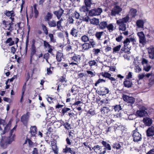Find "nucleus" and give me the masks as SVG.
I'll use <instances>...</instances> for the list:
<instances>
[{"instance_id": "obj_1", "label": "nucleus", "mask_w": 154, "mask_h": 154, "mask_svg": "<svg viewBox=\"0 0 154 154\" xmlns=\"http://www.w3.org/2000/svg\"><path fill=\"white\" fill-rule=\"evenodd\" d=\"M68 57L69 64L72 66L74 65H78L81 59L80 56L75 54L72 52V46L70 45H68Z\"/></svg>"}, {"instance_id": "obj_2", "label": "nucleus", "mask_w": 154, "mask_h": 154, "mask_svg": "<svg viewBox=\"0 0 154 154\" xmlns=\"http://www.w3.org/2000/svg\"><path fill=\"white\" fill-rule=\"evenodd\" d=\"M130 18L128 15L122 19H120L116 21V23L119 26V29L120 30L125 31L126 29V25L125 23H127L129 20Z\"/></svg>"}, {"instance_id": "obj_3", "label": "nucleus", "mask_w": 154, "mask_h": 154, "mask_svg": "<svg viewBox=\"0 0 154 154\" xmlns=\"http://www.w3.org/2000/svg\"><path fill=\"white\" fill-rule=\"evenodd\" d=\"M122 10V8L117 5V3H115L114 6L111 10V14L112 16H116L119 15Z\"/></svg>"}, {"instance_id": "obj_4", "label": "nucleus", "mask_w": 154, "mask_h": 154, "mask_svg": "<svg viewBox=\"0 0 154 154\" xmlns=\"http://www.w3.org/2000/svg\"><path fill=\"white\" fill-rule=\"evenodd\" d=\"M102 12V9L100 8L94 9L89 11V16H98L100 15Z\"/></svg>"}, {"instance_id": "obj_5", "label": "nucleus", "mask_w": 154, "mask_h": 154, "mask_svg": "<svg viewBox=\"0 0 154 154\" xmlns=\"http://www.w3.org/2000/svg\"><path fill=\"white\" fill-rule=\"evenodd\" d=\"M132 136L133 141L134 142L140 141L141 139V135L138 131L137 129H136L132 132Z\"/></svg>"}, {"instance_id": "obj_6", "label": "nucleus", "mask_w": 154, "mask_h": 154, "mask_svg": "<svg viewBox=\"0 0 154 154\" xmlns=\"http://www.w3.org/2000/svg\"><path fill=\"white\" fill-rule=\"evenodd\" d=\"M122 98L124 101L130 104L128 105H130L132 106V105L135 101V99L133 97L129 96L127 95H123Z\"/></svg>"}, {"instance_id": "obj_7", "label": "nucleus", "mask_w": 154, "mask_h": 154, "mask_svg": "<svg viewBox=\"0 0 154 154\" xmlns=\"http://www.w3.org/2000/svg\"><path fill=\"white\" fill-rule=\"evenodd\" d=\"M129 41V38H127L123 42L124 48H122L121 49L122 51L129 52V51H128V50H130V48L131 47V45L130 44V43Z\"/></svg>"}, {"instance_id": "obj_8", "label": "nucleus", "mask_w": 154, "mask_h": 154, "mask_svg": "<svg viewBox=\"0 0 154 154\" xmlns=\"http://www.w3.org/2000/svg\"><path fill=\"white\" fill-rule=\"evenodd\" d=\"M29 115V113L28 112L22 116L21 118V122L26 126L27 125Z\"/></svg>"}, {"instance_id": "obj_9", "label": "nucleus", "mask_w": 154, "mask_h": 154, "mask_svg": "<svg viewBox=\"0 0 154 154\" xmlns=\"http://www.w3.org/2000/svg\"><path fill=\"white\" fill-rule=\"evenodd\" d=\"M146 109L145 107H143L142 109L137 111L136 112V115L140 117L146 116L147 114V112L145 111Z\"/></svg>"}, {"instance_id": "obj_10", "label": "nucleus", "mask_w": 154, "mask_h": 154, "mask_svg": "<svg viewBox=\"0 0 154 154\" xmlns=\"http://www.w3.org/2000/svg\"><path fill=\"white\" fill-rule=\"evenodd\" d=\"M7 138L6 137H2L0 139V146L3 148L5 149L7 147L8 144L7 141Z\"/></svg>"}, {"instance_id": "obj_11", "label": "nucleus", "mask_w": 154, "mask_h": 154, "mask_svg": "<svg viewBox=\"0 0 154 154\" xmlns=\"http://www.w3.org/2000/svg\"><path fill=\"white\" fill-rule=\"evenodd\" d=\"M137 35L139 38V42L140 43L144 44L146 42V39L143 32H140L137 33Z\"/></svg>"}, {"instance_id": "obj_12", "label": "nucleus", "mask_w": 154, "mask_h": 154, "mask_svg": "<svg viewBox=\"0 0 154 154\" xmlns=\"http://www.w3.org/2000/svg\"><path fill=\"white\" fill-rule=\"evenodd\" d=\"M133 64L134 66V70L136 72H139L142 69L140 67V64L138 61L137 60H134L133 62Z\"/></svg>"}, {"instance_id": "obj_13", "label": "nucleus", "mask_w": 154, "mask_h": 154, "mask_svg": "<svg viewBox=\"0 0 154 154\" xmlns=\"http://www.w3.org/2000/svg\"><path fill=\"white\" fill-rule=\"evenodd\" d=\"M143 122L145 125L146 126H150L152 123V120L151 119L148 117L143 118Z\"/></svg>"}, {"instance_id": "obj_14", "label": "nucleus", "mask_w": 154, "mask_h": 154, "mask_svg": "<svg viewBox=\"0 0 154 154\" xmlns=\"http://www.w3.org/2000/svg\"><path fill=\"white\" fill-rule=\"evenodd\" d=\"M149 58L153 59L154 58V48L150 47L147 48Z\"/></svg>"}, {"instance_id": "obj_15", "label": "nucleus", "mask_w": 154, "mask_h": 154, "mask_svg": "<svg viewBox=\"0 0 154 154\" xmlns=\"http://www.w3.org/2000/svg\"><path fill=\"white\" fill-rule=\"evenodd\" d=\"M146 135L148 137L152 136L154 135V127H149L146 131Z\"/></svg>"}, {"instance_id": "obj_16", "label": "nucleus", "mask_w": 154, "mask_h": 154, "mask_svg": "<svg viewBox=\"0 0 154 154\" xmlns=\"http://www.w3.org/2000/svg\"><path fill=\"white\" fill-rule=\"evenodd\" d=\"M144 22L142 20H138L136 22V25L137 28L141 29H143Z\"/></svg>"}, {"instance_id": "obj_17", "label": "nucleus", "mask_w": 154, "mask_h": 154, "mask_svg": "<svg viewBox=\"0 0 154 154\" xmlns=\"http://www.w3.org/2000/svg\"><path fill=\"white\" fill-rule=\"evenodd\" d=\"M36 47L35 45L33 44L31 46V53L30 54V62L31 63H32V60L33 56L36 53Z\"/></svg>"}, {"instance_id": "obj_18", "label": "nucleus", "mask_w": 154, "mask_h": 154, "mask_svg": "<svg viewBox=\"0 0 154 154\" xmlns=\"http://www.w3.org/2000/svg\"><path fill=\"white\" fill-rule=\"evenodd\" d=\"M148 73L150 74L149 77H151L149 80V85L151 86L154 84V71Z\"/></svg>"}, {"instance_id": "obj_19", "label": "nucleus", "mask_w": 154, "mask_h": 154, "mask_svg": "<svg viewBox=\"0 0 154 154\" xmlns=\"http://www.w3.org/2000/svg\"><path fill=\"white\" fill-rule=\"evenodd\" d=\"M148 73L150 74L149 77H151L149 80V85L151 86L154 84V71Z\"/></svg>"}, {"instance_id": "obj_20", "label": "nucleus", "mask_w": 154, "mask_h": 154, "mask_svg": "<svg viewBox=\"0 0 154 154\" xmlns=\"http://www.w3.org/2000/svg\"><path fill=\"white\" fill-rule=\"evenodd\" d=\"M30 133L32 137H34L36 134V127L35 126H32L30 128Z\"/></svg>"}, {"instance_id": "obj_21", "label": "nucleus", "mask_w": 154, "mask_h": 154, "mask_svg": "<svg viewBox=\"0 0 154 154\" xmlns=\"http://www.w3.org/2000/svg\"><path fill=\"white\" fill-rule=\"evenodd\" d=\"M101 143L104 147V149H105L106 150H110L111 149V147L110 144L106 141L103 140L101 142Z\"/></svg>"}, {"instance_id": "obj_22", "label": "nucleus", "mask_w": 154, "mask_h": 154, "mask_svg": "<svg viewBox=\"0 0 154 154\" xmlns=\"http://www.w3.org/2000/svg\"><path fill=\"white\" fill-rule=\"evenodd\" d=\"M150 74L149 73H146V74L145 73H142L139 74L138 75V77L139 80H141L143 79H146V78H148L149 77Z\"/></svg>"}, {"instance_id": "obj_23", "label": "nucleus", "mask_w": 154, "mask_h": 154, "mask_svg": "<svg viewBox=\"0 0 154 154\" xmlns=\"http://www.w3.org/2000/svg\"><path fill=\"white\" fill-rule=\"evenodd\" d=\"M100 111L102 114H106L110 111V110L107 107L103 106L101 109Z\"/></svg>"}, {"instance_id": "obj_24", "label": "nucleus", "mask_w": 154, "mask_h": 154, "mask_svg": "<svg viewBox=\"0 0 154 154\" xmlns=\"http://www.w3.org/2000/svg\"><path fill=\"white\" fill-rule=\"evenodd\" d=\"M123 84L125 87L127 88H130L132 86V83L131 80H126L124 82Z\"/></svg>"}, {"instance_id": "obj_25", "label": "nucleus", "mask_w": 154, "mask_h": 154, "mask_svg": "<svg viewBox=\"0 0 154 154\" xmlns=\"http://www.w3.org/2000/svg\"><path fill=\"white\" fill-rule=\"evenodd\" d=\"M105 33L104 32H97L95 34V36L97 39L100 40L102 36L104 35Z\"/></svg>"}, {"instance_id": "obj_26", "label": "nucleus", "mask_w": 154, "mask_h": 154, "mask_svg": "<svg viewBox=\"0 0 154 154\" xmlns=\"http://www.w3.org/2000/svg\"><path fill=\"white\" fill-rule=\"evenodd\" d=\"M63 12L62 9H60L58 11H55L54 12V14L56 15L58 19H60Z\"/></svg>"}, {"instance_id": "obj_27", "label": "nucleus", "mask_w": 154, "mask_h": 154, "mask_svg": "<svg viewBox=\"0 0 154 154\" xmlns=\"http://www.w3.org/2000/svg\"><path fill=\"white\" fill-rule=\"evenodd\" d=\"M53 152H51L49 154H58V148L57 145L54 146H51Z\"/></svg>"}, {"instance_id": "obj_28", "label": "nucleus", "mask_w": 154, "mask_h": 154, "mask_svg": "<svg viewBox=\"0 0 154 154\" xmlns=\"http://www.w3.org/2000/svg\"><path fill=\"white\" fill-rule=\"evenodd\" d=\"M114 24L113 23H110L107 25L106 27L108 30L110 32H112L115 29L114 26Z\"/></svg>"}, {"instance_id": "obj_29", "label": "nucleus", "mask_w": 154, "mask_h": 154, "mask_svg": "<svg viewBox=\"0 0 154 154\" xmlns=\"http://www.w3.org/2000/svg\"><path fill=\"white\" fill-rule=\"evenodd\" d=\"M90 8L86 6H83L80 8V11L81 12H84L86 14V13L88 12V9Z\"/></svg>"}, {"instance_id": "obj_30", "label": "nucleus", "mask_w": 154, "mask_h": 154, "mask_svg": "<svg viewBox=\"0 0 154 154\" xmlns=\"http://www.w3.org/2000/svg\"><path fill=\"white\" fill-rule=\"evenodd\" d=\"M82 49L84 50H88L91 48L89 43H85L82 45Z\"/></svg>"}, {"instance_id": "obj_31", "label": "nucleus", "mask_w": 154, "mask_h": 154, "mask_svg": "<svg viewBox=\"0 0 154 154\" xmlns=\"http://www.w3.org/2000/svg\"><path fill=\"white\" fill-rule=\"evenodd\" d=\"M15 135L13 134L12 136H9V137H7V141L8 144H11L12 142L14 140Z\"/></svg>"}, {"instance_id": "obj_32", "label": "nucleus", "mask_w": 154, "mask_h": 154, "mask_svg": "<svg viewBox=\"0 0 154 154\" xmlns=\"http://www.w3.org/2000/svg\"><path fill=\"white\" fill-rule=\"evenodd\" d=\"M90 23L94 25H97L99 23V19L95 18L90 19Z\"/></svg>"}, {"instance_id": "obj_33", "label": "nucleus", "mask_w": 154, "mask_h": 154, "mask_svg": "<svg viewBox=\"0 0 154 154\" xmlns=\"http://www.w3.org/2000/svg\"><path fill=\"white\" fill-rule=\"evenodd\" d=\"M63 56V54L62 53L58 52L56 55L57 61L59 62H60L61 61Z\"/></svg>"}, {"instance_id": "obj_34", "label": "nucleus", "mask_w": 154, "mask_h": 154, "mask_svg": "<svg viewBox=\"0 0 154 154\" xmlns=\"http://www.w3.org/2000/svg\"><path fill=\"white\" fill-rule=\"evenodd\" d=\"M48 23L50 27H54L57 26L56 21L54 20L48 21Z\"/></svg>"}, {"instance_id": "obj_35", "label": "nucleus", "mask_w": 154, "mask_h": 154, "mask_svg": "<svg viewBox=\"0 0 154 154\" xmlns=\"http://www.w3.org/2000/svg\"><path fill=\"white\" fill-rule=\"evenodd\" d=\"M107 24L106 21H103L101 22L99 24V27L100 29H104L106 27Z\"/></svg>"}, {"instance_id": "obj_36", "label": "nucleus", "mask_w": 154, "mask_h": 154, "mask_svg": "<svg viewBox=\"0 0 154 154\" xmlns=\"http://www.w3.org/2000/svg\"><path fill=\"white\" fill-rule=\"evenodd\" d=\"M11 126V123L9 122L8 124L5 127L4 131L3 132V134H4L7 132L10 129Z\"/></svg>"}, {"instance_id": "obj_37", "label": "nucleus", "mask_w": 154, "mask_h": 154, "mask_svg": "<svg viewBox=\"0 0 154 154\" xmlns=\"http://www.w3.org/2000/svg\"><path fill=\"white\" fill-rule=\"evenodd\" d=\"M84 3L87 7L90 8L93 3L92 0H84Z\"/></svg>"}, {"instance_id": "obj_38", "label": "nucleus", "mask_w": 154, "mask_h": 154, "mask_svg": "<svg viewBox=\"0 0 154 154\" xmlns=\"http://www.w3.org/2000/svg\"><path fill=\"white\" fill-rule=\"evenodd\" d=\"M112 108L115 112H118L122 109L121 106L120 104L116 105L115 106H113Z\"/></svg>"}, {"instance_id": "obj_39", "label": "nucleus", "mask_w": 154, "mask_h": 154, "mask_svg": "<svg viewBox=\"0 0 154 154\" xmlns=\"http://www.w3.org/2000/svg\"><path fill=\"white\" fill-rule=\"evenodd\" d=\"M74 8L75 7L73 6H72V7H69V8H68V10H69V14L71 16V14H72V15H74V13H75V12L76 11L75 10Z\"/></svg>"}, {"instance_id": "obj_40", "label": "nucleus", "mask_w": 154, "mask_h": 154, "mask_svg": "<svg viewBox=\"0 0 154 154\" xmlns=\"http://www.w3.org/2000/svg\"><path fill=\"white\" fill-rule=\"evenodd\" d=\"M53 15V14L51 13H48L45 17V21H48L50 20L52 18Z\"/></svg>"}, {"instance_id": "obj_41", "label": "nucleus", "mask_w": 154, "mask_h": 154, "mask_svg": "<svg viewBox=\"0 0 154 154\" xmlns=\"http://www.w3.org/2000/svg\"><path fill=\"white\" fill-rule=\"evenodd\" d=\"M112 147L113 148L116 149L117 150H119L120 149L121 146L119 143H115L113 144L112 145Z\"/></svg>"}, {"instance_id": "obj_42", "label": "nucleus", "mask_w": 154, "mask_h": 154, "mask_svg": "<svg viewBox=\"0 0 154 154\" xmlns=\"http://www.w3.org/2000/svg\"><path fill=\"white\" fill-rule=\"evenodd\" d=\"M6 43H9V45L10 46L13 45L14 44V42L12 40L11 38H8L6 41Z\"/></svg>"}, {"instance_id": "obj_43", "label": "nucleus", "mask_w": 154, "mask_h": 154, "mask_svg": "<svg viewBox=\"0 0 154 154\" xmlns=\"http://www.w3.org/2000/svg\"><path fill=\"white\" fill-rule=\"evenodd\" d=\"M101 74L103 77L106 78H109L111 76V74L107 72H102Z\"/></svg>"}, {"instance_id": "obj_44", "label": "nucleus", "mask_w": 154, "mask_h": 154, "mask_svg": "<svg viewBox=\"0 0 154 154\" xmlns=\"http://www.w3.org/2000/svg\"><path fill=\"white\" fill-rule=\"evenodd\" d=\"M81 40L82 42H86L89 41L88 37L86 35H85L81 37Z\"/></svg>"}, {"instance_id": "obj_45", "label": "nucleus", "mask_w": 154, "mask_h": 154, "mask_svg": "<svg viewBox=\"0 0 154 154\" xmlns=\"http://www.w3.org/2000/svg\"><path fill=\"white\" fill-rule=\"evenodd\" d=\"M6 15L8 17H10V16L11 17L10 18H11L12 17H13L14 15V13L13 11H6Z\"/></svg>"}, {"instance_id": "obj_46", "label": "nucleus", "mask_w": 154, "mask_h": 154, "mask_svg": "<svg viewBox=\"0 0 154 154\" xmlns=\"http://www.w3.org/2000/svg\"><path fill=\"white\" fill-rule=\"evenodd\" d=\"M121 47V45H119L116 47H115L113 48V54H114L115 52H117L118 51L120 50V48Z\"/></svg>"}, {"instance_id": "obj_47", "label": "nucleus", "mask_w": 154, "mask_h": 154, "mask_svg": "<svg viewBox=\"0 0 154 154\" xmlns=\"http://www.w3.org/2000/svg\"><path fill=\"white\" fill-rule=\"evenodd\" d=\"M137 12L135 9L131 8L130 9V13L133 17H135L136 15Z\"/></svg>"}, {"instance_id": "obj_48", "label": "nucleus", "mask_w": 154, "mask_h": 154, "mask_svg": "<svg viewBox=\"0 0 154 154\" xmlns=\"http://www.w3.org/2000/svg\"><path fill=\"white\" fill-rule=\"evenodd\" d=\"M70 34L75 37L76 36V34L77 33V30L76 29L74 28L72 29L70 32Z\"/></svg>"}, {"instance_id": "obj_49", "label": "nucleus", "mask_w": 154, "mask_h": 154, "mask_svg": "<svg viewBox=\"0 0 154 154\" xmlns=\"http://www.w3.org/2000/svg\"><path fill=\"white\" fill-rule=\"evenodd\" d=\"M33 8L34 9V13L35 14V18H37L38 14V11L36 9V5L35 4L33 5Z\"/></svg>"}, {"instance_id": "obj_50", "label": "nucleus", "mask_w": 154, "mask_h": 154, "mask_svg": "<svg viewBox=\"0 0 154 154\" xmlns=\"http://www.w3.org/2000/svg\"><path fill=\"white\" fill-rule=\"evenodd\" d=\"M42 26L44 33L46 35H48V30L46 26L42 24Z\"/></svg>"}, {"instance_id": "obj_51", "label": "nucleus", "mask_w": 154, "mask_h": 154, "mask_svg": "<svg viewBox=\"0 0 154 154\" xmlns=\"http://www.w3.org/2000/svg\"><path fill=\"white\" fill-rule=\"evenodd\" d=\"M151 67L149 65H144L143 68V70L146 72H148L150 69Z\"/></svg>"}, {"instance_id": "obj_52", "label": "nucleus", "mask_w": 154, "mask_h": 154, "mask_svg": "<svg viewBox=\"0 0 154 154\" xmlns=\"http://www.w3.org/2000/svg\"><path fill=\"white\" fill-rule=\"evenodd\" d=\"M100 51V50L99 49L94 48L93 50V52L95 55H97L98 54Z\"/></svg>"}, {"instance_id": "obj_53", "label": "nucleus", "mask_w": 154, "mask_h": 154, "mask_svg": "<svg viewBox=\"0 0 154 154\" xmlns=\"http://www.w3.org/2000/svg\"><path fill=\"white\" fill-rule=\"evenodd\" d=\"M71 17H73V18H75L76 19H78L79 17V14L76 11H75V13H74V15H72V14H71Z\"/></svg>"}, {"instance_id": "obj_54", "label": "nucleus", "mask_w": 154, "mask_h": 154, "mask_svg": "<svg viewBox=\"0 0 154 154\" xmlns=\"http://www.w3.org/2000/svg\"><path fill=\"white\" fill-rule=\"evenodd\" d=\"M50 66L49 68H47V74L48 75H51L52 73V71L51 70V68L53 69V67H51V64H50Z\"/></svg>"}, {"instance_id": "obj_55", "label": "nucleus", "mask_w": 154, "mask_h": 154, "mask_svg": "<svg viewBox=\"0 0 154 154\" xmlns=\"http://www.w3.org/2000/svg\"><path fill=\"white\" fill-rule=\"evenodd\" d=\"M106 82V80H104L102 79H99L97 82L95 83V85L96 86H97V85L100 83L104 82Z\"/></svg>"}, {"instance_id": "obj_56", "label": "nucleus", "mask_w": 154, "mask_h": 154, "mask_svg": "<svg viewBox=\"0 0 154 154\" xmlns=\"http://www.w3.org/2000/svg\"><path fill=\"white\" fill-rule=\"evenodd\" d=\"M63 20L62 19V18L60 20L58 21L57 22V28L59 29H60V28L61 27V23L62 21Z\"/></svg>"}, {"instance_id": "obj_57", "label": "nucleus", "mask_w": 154, "mask_h": 154, "mask_svg": "<svg viewBox=\"0 0 154 154\" xmlns=\"http://www.w3.org/2000/svg\"><path fill=\"white\" fill-rule=\"evenodd\" d=\"M43 43L45 47L46 48L48 47V48L51 47V46L46 41H44L43 42Z\"/></svg>"}, {"instance_id": "obj_58", "label": "nucleus", "mask_w": 154, "mask_h": 154, "mask_svg": "<svg viewBox=\"0 0 154 154\" xmlns=\"http://www.w3.org/2000/svg\"><path fill=\"white\" fill-rule=\"evenodd\" d=\"M89 41L90 43L91 46V45L93 48H94L96 45L95 42H94V41L93 39H90V40H89Z\"/></svg>"}, {"instance_id": "obj_59", "label": "nucleus", "mask_w": 154, "mask_h": 154, "mask_svg": "<svg viewBox=\"0 0 154 154\" xmlns=\"http://www.w3.org/2000/svg\"><path fill=\"white\" fill-rule=\"evenodd\" d=\"M68 152L71 153V154L75 153V152L74 150V149L70 148H68Z\"/></svg>"}, {"instance_id": "obj_60", "label": "nucleus", "mask_w": 154, "mask_h": 154, "mask_svg": "<svg viewBox=\"0 0 154 154\" xmlns=\"http://www.w3.org/2000/svg\"><path fill=\"white\" fill-rule=\"evenodd\" d=\"M49 36L50 38L51 41L54 42H55V40L54 38V36L53 34L49 33Z\"/></svg>"}, {"instance_id": "obj_61", "label": "nucleus", "mask_w": 154, "mask_h": 154, "mask_svg": "<svg viewBox=\"0 0 154 154\" xmlns=\"http://www.w3.org/2000/svg\"><path fill=\"white\" fill-rule=\"evenodd\" d=\"M89 65L91 66H94L96 64V62L94 60H91L88 62Z\"/></svg>"}, {"instance_id": "obj_62", "label": "nucleus", "mask_w": 154, "mask_h": 154, "mask_svg": "<svg viewBox=\"0 0 154 154\" xmlns=\"http://www.w3.org/2000/svg\"><path fill=\"white\" fill-rule=\"evenodd\" d=\"M13 24V23L11 22V23H8L7 26H8V27L7 28V29L8 30H9L10 31H11L12 30V27H11V25Z\"/></svg>"}, {"instance_id": "obj_63", "label": "nucleus", "mask_w": 154, "mask_h": 154, "mask_svg": "<svg viewBox=\"0 0 154 154\" xmlns=\"http://www.w3.org/2000/svg\"><path fill=\"white\" fill-rule=\"evenodd\" d=\"M123 38V37L122 35H120L116 38V40L117 42H120Z\"/></svg>"}, {"instance_id": "obj_64", "label": "nucleus", "mask_w": 154, "mask_h": 154, "mask_svg": "<svg viewBox=\"0 0 154 154\" xmlns=\"http://www.w3.org/2000/svg\"><path fill=\"white\" fill-rule=\"evenodd\" d=\"M146 154H154V147L149 151Z\"/></svg>"}]
</instances>
